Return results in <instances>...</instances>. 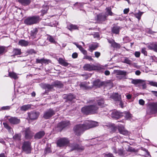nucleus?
<instances>
[{"instance_id":"obj_1","label":"nucleus","mask_w":157,"mask_h":157,"mask_svg":"<svg viewBox=\"0 0 157 157\" xmlns=\"http://www.w3.org/2000/svg\"><path fill=\"white\" fill-rule=\"evenodd\" d=\"M98 108L94 105L83 107L82 109V111L84 114H93L97 113Z\"/></svg>"},{"instance_id":"obj_2","label":"nucleus","mask_w":157,"mask_h":157,"mask_svg":"<svg viewBox=\"0 0 157 157\" xmlns=\"http://www.w3.org/2000/svg\"><path fill=\"white\" fill-rule=\"evenodd\" d=\"M41 20L39 16H34L27 17L24 20V23L27 25H31L37 23Z\"/></svg>"},{"instance_id":"obj_3","label":"nucleus","mask_w":157,"mask_h":157,"mask_svg":"<svg viewBox=\"0 0 157 157\" xmlns=\"http://www.w3.org/2000/svg\"><path fill=\"white\" fill-rule=\"evenodd\" d=\"M87 130L85 123L83 124H79L75 125L74 128L73 130L75 134L79 136L84 131Z\"/></svg>"},{"instance_id":"obj_4","label":"nucleus","mask_w":157,"mask_h":157,"mask_svg":"<svg viewBox=\"0 0 157 157\" xmlns=\"http://www.w3.org/2000/svg\"><path fill=\"white\" fill-rule=\"evenodd\" d=\"M22 148L23 150L26 153H30L31 151L30 143L28 141L24 142Z\"/></svg>"},{"instance_id":"obj_5","label":"nucleus","mask_w":157,"mask_h":157,"mask_svg":"<svg viewBox=\"0 0 157 157\" xmlns=\"http://www.w3.org/2000/svg\"><path fill=\"white\" fill-rule=\"evenodd\" d=\"M84 123L87 130L97 126L98 125V122L88 120L86 121Z\"/></svg>"},{"instance_id":"obj_6","label":"nucleus","mask_w":157,"mask_h":157,"mask_svg":"<svg viewBox=\"0 0 157 157\" xmlns=\"http://www.w3.org/2000/svg\"><path fill=\"white\" fill-rule=\"evenodd\" d=\"M69 140L66 138H63L58 140L57 142V145L60 147L66 146L69 143Z\"/></svg>"},{"instance_id":"obj_7","label":"nucleus","mask_w":157,"mask_h":157,"mask_svg":"<svg viewBox=\"0 0 157 157\" xmlns=\"http://www.w3.org/2000/svg\"><path fill=\"white\" fill-rule=\"evenodd\" d=\"M55 114V112L52 109H50L44 112L43 117L46 119H48Z\"/></svg>"},{"instance_id":"obj_8","label":"nucleus","mask_w":157,"mask_h":157,"mask_svg":"<svg viewBox=\"0 0 157 157\" xmlns=\"http://www.w3.org/2000/svg\"><path fill=\"white\" fill-rule=\"evenodd\" d=\"M83 68L85 70L89 71L95 70L98 69L97 67L93 65H90L88 64H85Z\"/></svg>"},{"instance_id":"obj_9","label":"nucleus","mask_w":157,"mask_h":157,"mask_svg":"<svg viewBox=\"0 0 157 157\" xmlns=\"http://www.w3.org/2000/svg\"><path fill=\"white\" fill-rule=\"evenodd\" d=\"M105 83L107 84V86L111 84L110 82H107L105 83V82H101L98 79L96 80L94 82V85L99 87L101 86L105 85Z\"/></svg>"},{"instance_id":"obj_10","label":"nucleus","mask_w":157,"mask_h":157,"mask_svg":"<svg viewBox=\"0 0 157 157\" xmlns=\"http://www.w3.org/2000/svg\"><path fill=\"white\" fill-rule=\"evenodd\" d=\"M10 122L12 124H17L20 121V120L16 117H11L8 119Z\"/></svg>"},{"instance_id":"obj_11","label":"nucleus","mask_w":157,"mask_h":157,"mask_svg":"<svg viewBox=\"0 0 157 157\" xmlns=\"http://www.w3.org/2000/svg\"><path fill=\"white\" fill-rule=\"evenodd\" d=\"M122 113H119L118 112L114 111L112 112L111 114L112 117L115 119H118L123 116Z\"/></svg>"},{"instance_id":"obj_12","label":"nucleus","mask_w":157,"mask_h":157,"mask_svg":"<svg viewBox=\"0 0 157 157\" xmlns=\"http://www.w3.org/2000/svg\"><path fill=\"white\" fill-rule=\"evenodd\" d=\"M29 118L31 120H35L37 119L39 113L36 112H32L28 113Z\"/></svg>"},{"instance_id":"obj_13","label":"nucleus","mask_w":157,"mask_h":157,"mask_svg":"<svg viewBox=\"0 0 157 157\" xmlns=\"http://www.w3.org/2000/svg\"><path fill=\"white\" fill-rule=\"evenodd\" d=\"M118 129L119 132L123 135H126L128 134V132L125 130L123 126L121 125L118 127Z\"/></svg>"},{"instance_id":"obj_14","label":"nucleus","mask_w":157,"mask_h":157,"mask_svg":"<svg viewBox=\"0 0 157 157\" xmlns=\"http://www.w3.org/2000/svg\"><path fill=\"white\" fill-rule=\"evenodd\" d=\"M110 98L115 101H120L121 99V95L116 93L113 94L110 96Z\"/></svg>"},{"instance_id":"obj_15","label":"nucleus","mask_w":157,"mask_h":157,"mask_svg":"<svg viewBox=\"0 0 157 157\" xmlns=\"http://www.w3.org/2000/svg\"><path fill=\"white\" fill-rule=\"evenodd\" d=\"M148 48L150 50L157 52V44L155 43L150 44L147 46Z\"/></svg>"},{"instance_id":"obj_16","label":"nucleus","mask_w":157,"mask_h":157,"mask_svg":"<svg viewBox=\"0 0 157 157\" xmlns=\"http://www.w3.org/2000/svg\"><path fill=\"white\" fill-rule=\"evenodd\" d=\"M45 134V133L44 131H40L36 134L35 138L36 139H40Z\"/></svg>"},{"instance_id":"obj_17","label":"nucleus","mask_w":157,"mask_h":157,"mask_svg":"<svg viewBox=\"0 0 157 157\" xmlns=\"http://www.w3.org/2000/svg\"><path fill=\"white\" fill-rule=\"evenodd\" d=\"M29 42L24 40H20L18 43L19 45L21 46L26 47L28 45Z\"/></svg>"},{"instance_id":"obj_18","label":"nucleus","mask_w":157,"mask_h":157,"mask_svg":"<svg viewBox=\"0 0 157 157\" xmlns=\"http://www.w3.org/2000/svg\"><path fill=\"white\" fill-rule=\"evenodd\" d=\"M70 124L69 121H63L60 122L58 124V126L61 128H63L67 126Z\"/></svg>"},{"instance_id":"obj_19","label":"nucleus","mask_w":157,"mask_h":157,"mask_svg":"<svg viewBox=\"0 0 157 157\" xmlns=\"http://www.w3.org/2000/svg\"><path fill=\"white\" fill-rule=\"evenodd\" d=\"M108 41L114 48H119L120 47V44L116 43L113 40H109Z\"/></svg>"},{"instance_id":"obj_20","label":"nucleus","mask_w":157,"mask_h":157,"mask_svg":"<svg viewBox=\"0 0 157 157\" xmlns=\"http://www.w3.org/2000/svg\"><path fill=\"white\" fill-rule=\"evenodd\" d=\"M18 1L19 2L25 6L29 5L31 2V0H18Z\"/></svg>"},{"instance_id":"obj_21","label":"nucleus","mask_w":157,"mask_h":157,"mask_svg":"<svg viewBox=\"0 0 157 157\" xmlns=\"http://www.w3.org/2000/svg\"><path fill=\"white\" fill-rule=\"evenodd\" d=\"M58 61L60 64L63 66H67L68 65V63L62 58H59L58 60Z\"/></svg>"},{"instance_id":"obj_22","label":"nucleus","mask_w":157,"mask_h":157,"mask_svg":"<svg viewBox=\"0 0 157 157\" xmlns=\"http://www.w3.org/2000/svg\"><path fill=\"white\" fill-rule=\"evenodd\" d=\"M31 107V105H25L20 107V109L22 111H26L30 109Z\"/></svg>"},{"instance_id":"obj_23","label":"nucleus","mask_w":157,"mask_h":157,"mask_svg":"<svg viewBox=\"0 0 157 157\" xmlns=\"http://www.w3.org/2000/svg\"><path fill=\"white\" fill-rule=\"evenodd\" d=\"M48 60L45 59L44 58L41 59H36V62L37 63H41V64L43 63H48Z\"/></svg>"},{"instance_id":"obj_24","label":"nucleus","mask_w":157,"mask_h":157,"mask_svg":"<svg viewBox=\"0 0 157 157\" xmlns=\"http://www.w3.org/2000/svg\"><path fill=\"white\" fill-rule=\"evenodd\" d=\"M74 44L76 45L77 47L79 49L83 54L85 55H86L87 54V51L85 50L81 45L77 44L76 43H75Z\"/></svg>"},{"instance_id":"obj_25","label":"nucleus","mask_w":157,"mask_h":157,"mask_svg":"<svg viewBox=\"0 0 157 157\" xmlns=\"http://www.w3.org/2000/svg\"><path fill=\"white\" fill-rule=\"evenodd\" d=\"M67 29L70 31L78 29V27L76 25L72 24H70L67 26Z\"/></svg>"},{"instance_id":"obj_26","label":"nucleus","mask_w":157,"mask_h":157,"mask_svg":"<svg viewBox=\"0 0 157 157\" xmlns=\"http://www.w3.org/2000/svg\"><path fill=\"white\" fill-rule=\"evenodd\" d=\"M98 47V45L97 44H92L89 45V50L91 52L95 50Z\"/></svg>"},{"instance_id":"obj_27","label":"nucleus","mask_w":157,"mask_h":157,"mask_svg":"<svg viewBox=\"0 0 157 157\" xmlns=\"http://www.w3.org/2000/svg\"><path fill=\"white\" fill-rule=\"evenodd\" d=\"M120 29L119 26H114L112 29V32L114 33L117 34L119 33Z\"/></svg>"},{"instance_id":"obj_28","label":"nucleus","mask_w":157,"mask_h":157,"mask_svg":"<svg viewBox=\"0 0 157 157\" xmlns=\"http://www.w3.org/2000/svg\"><path fill=\"white\" fill-rule=\"evenodd\" d=\"M122 115H124L123 116H125V118L127 119H129L132 117V115L129 113L127 112H125L124 113H122Z\"/></svg>"},{"instance_id":"obj_29","label":"nucleus","mask_w":157,"mask_h":157,"mask_svg":"<svg viewBox=\"0 0 157 157\" xmlns=\"http://www.w3.org/2000/svg\"><path fill=\"white\" fill-rule=\"evenodd\" d=\"M139 86H142L143 89H145L147 87L145 81L140 79Z\"/></svg>"},{"instance_id":"obj_30","label":"nucleus","mask_w":157,"mask_h":157,"mask_svg":"<svg viewBox=\"0 0 157 157\" xmlns=\"http://www.w3.org/2000/svg\"><path fill=\"white\" fill-rule=\"evenodd\" d=\"M9 76L11 78L16 79L18 78L16 74L14 72H9Z\"/></svg>"},{"instance_id":"obj_31","label":"nucleus","mask_w":157,"mask_h":157,"mask_svg":"<svg viewBox=\"0 0 157 157\" xmlns=\"http://www.w3.org/2000/svg\"><path fill=\"white\" fill-rule=\"evenodd\" d=\"M116 73L117 75H121L124 76L126 75V72L124 71L117 70L116 71Z\"/></svg>"},{"instance_id":"obj_32","label":"nucleus","mask_w":157,"mask_h":157,"mask_svg":"<svg viewBox=\"0 0 157 157\" xmlns=\"http://www.w3.org/2000/svg\"><path fill=\"white\" fill-rule=\"evenodd\" d=\"M98 104L99 105L102 107L104 106V101L103 99L101 98L98 101Z\"/></svg>"},{"instance_id":"obj_33","label":"nucleus","mask_w":157,"mask_h":157,"mask_svg":"<svg viewBox=\"0 0 157 157\" xmlns=\"http://www.w3.org/2000/svg\"><path fill=\"white\" fill-rule=\"evenodd\" d=\"M25 137L27 139L30 138L31 137V136L29 135L30 132L29 128H27L25 131Z\"/></svg>"},{"instance_id":"obj_34","label":"nucleus","mask_w":157,"mask_h":157,"mask_svg":"<svg viewBox=\"0 0 157 157\" xmlns=\"http://www.w3.org/2000/svg\"><path fill=\"white\" fill-rule=\"evenodd\" d=\"M13 52L15 55H20L21 54L20 49H14L13 51Z\"/></svg>"},{"instance_id":"obj_35","label":"nucleus","mask_w":157,"mask_h":157,"mask_svg":"<svg viewBox=\"0 0 157 157\" xmlns=\"http://www.w3.org/2000/svg\"><path fill=\"white\" fill-rule=\"evenodd\" d=\"M143 12L139 11L137 13L135 14V17L137 18L139 20H140L141 18V17L143 14Z\"/></svg>"},{"instance_id":"obj_36","label":"nucleus","mask_w":157,"mask_h":157,"mask_svg":"<svg viewBox=\"0 0 157 157\" xmlns=\"http://www.w3.org/2000/svg\"><path fill=\"white\" fill-rule=\"evenodd\" d=\"M55 86H56L59 87H61L63 85L59 81H56L54 82V84H53Z\"/></svg>"},{"instance_id":"obj_37","label":"nucleus","mask_w":157,"mask_h":157,"mask_svg":"<svg viewBox=\"0 0 157 157\" xmlns=\"http://www.w3.org/2000/svg\"><path fill=\"white\" fill-rule=\"evenodd\" d=\"M150 105L154 110L157 112V103H151Z\"/></svg>"},{"instance_id":"obj_38","label":"nucleus","mask_w":157,"mask_h":157,"mask_svg":"<svg viewBox=\"0 0 157 157\" xmlns=\"http://www.w3.org/2000/svg\"><path fill=\"white\" fill-rule=\"evenodd\" d=\"M48 40L51 42L54 43L55 41L52 36L48 35L47 38Z\"/></svg>"},{"instance_id":"obj_39","label":"nucleus","mask_w":157,"mask_h":157,"mask_svg":"<svg viewBox=\"0 0 157 157\" xmlns=\"http://www.w3.org/2000/svg\"><path fill=\"white\" fill-rule=\"evenodd\" d=\"M140 79H132V83L135 85H136L138 84H139Z\"/></svg>"},{"instance_id":"obj_40","label":"nucleus","mask_w":157,"mask_h":157,"mask_svg":"<svg viewBox=\"0 0 157 157\" xmlns=\"http://www.w3.org/2000/svg\"><path fill=\"white\" fill-rule=\"evenodd\" d=\"M123 63L128 64H131L132 61L129 60L128 58L125 57L123 61Z\"/></svg>"},{"instance_id":"obj_41","label":"nucleus","mask_w":157,"mask_h":157,"mask_svg":"<svg viewBox=\"0 0 157 157\" xmlns=\"http://www.w3.org/2000/svg\"><path fill=\"white\" fill-rule=\"evenodd\" d=\"M84 149V147L82 146H80L78 145H76L73 149H77L78 150H83Z\"/></svg>"},{"instance_id":"obj_42","label":"nucleus","mask_w":157,"mask_h":157,"mask_svg":"<svg viewBox=\"0 0 157 157\" xmlns=\"http://www.w3.org/2000/svg\"><path fill=\"white\" fill-rule=\"evenodd\" d=\"M106 11L108 13V15L110 16L113 15V13L111 11V8L110 7H108L106 8Z\"/></svg>"},{"instance_id":"obj_43","label":"nucleus","mask_w":157,"mask_h":157,"mask_svg":"<svg viewBox=\"0 0 157 157\" xmlns=\"http://www.w3.org/2000/svg\"><path fill=\"white\" fill-rule=\"evenodd\" d=\"M37 33V30L36 29H35L31 31V35L35 36Z\"/></svg>"},{"instance_id":"obj_44","label":"nucleus","mask_w":157,"mask_h":157,"mask_svg":"<svg viewBox=\"0 0 157 157\" xmlns=\"http://www.w3.org/2000/svg\"><path fill=\"white\" fill-rule=\"evenodd\" d=\"M3 124L4 126V127L6 129L9 130H10L11 129L9 125L6 122H3Z\"/></svg>"},{"instance_id":"obj_45","label":"nucleus","mask_w":157,"mask_h":157,"mask_svg":"<svg viewBox=\"0 0 157 157\" xmlns=\"http://www.w3.org/2000/svg\"><path fill=\"white\" fill-rule=\"evenodd\" d=\"M14 139L15 140H19L21 138V135L19 134H15L13 136Z\"/></svg>"},{"instance_id":"obj_46","label":"nucleus","mask_w":157,"mask_h":157,"mask_svg":"<svg viewBox=\"0 0 157 157\" xmlns=\"http://www.w3.org/2000/svg\"><path fill=\"white\" fill-rule=\"evenodd\" d=\"M45 87L46 89L50 90L53 88V86L52 85H51L49 84H46L45 85Z\"/></svg>"},{"instance_id":"obj_47","label":"nucleus","mask_w":157,"mask_h":157,"mask_svg":"<svg viewBox=\"0 0 157 157\" xmlns=\"http://www.w3.org/2000/svg\"><path fill=\"white\" fill-rule=\"evenodd\" d=\"M67 98L69 100H71L75 98V96L72 94H70L68 96Z\"/></svg>"},{"instance_id":"obj_48","label":"nucleus","mask_w":157,"mask_h":157,"mask_svg":"<svg viewBox=\"0 0 157 157\" xmlns=\"http://www.w3.org/2000/svg\"><path fill=\"white\" fill-rule=\"evenodd\" d=\"M84 59H88L89 61H92L93 60V59L92 58L91 56L86 55L84 56Z\"/></svg>"},{"instance_id":"obj_49","label":"nucleus","mask_w":157,"mask_h":157,"mask_svg":"<svg viewBox=\"0 0 157 157\" xmlns=\"http://www.w3.org/2000/svg\"><path fill=\"white\" fill-rule=\"evenodd\" d=\"M149 84L151 86L157 87V82L151 81L149 82Z\"/></svg>"},{"instance_id":"obj_50","label":"nucleus","mask_w":157,"mask_h":157,"mask_svg":"<svg viewBox=\"0 0 157 157\" xmlns=\"http://www.w3.org/2000/svg\"><path fill=\"white\" fill-rule=\"evenodd\" d=\"M120 155H121L123 154V150L122 148H120L118 150L117 152Z\"/></svg>"},{"instance_id":"obj_51","label":"nucleus","mask_w":157,"mask_h":157,"mask_svg":"<svg viewBox=\"0 0 157 157\" xmlns=\"http://www.w3.org/2000/svg\"><path fill=\"white\" fill-rule=\"evenodd\" d=\"M141 52L143 53L144 55L147 56V52L146 50V48H144L141 49Z\"/></svg>"},{"instance_id":"obj_52","label":"nucleus","mask_w":157,"mask_h":157,"mask_svg":"<svg viewBox=\"0 0 157 157\" xmlns=\"http://www.w3.org/2000/svg\"><path fill=\"white\" fill-rule=\"evenodd\" d=\"M5 50V47L3 46L0 47V54L4 52Z\"/></svg>"},{"instance_id":"obj_53","label":"nucleus","mask_w":157,"mask_h":157,"mask_svg":"<svg viewBox=\"0 0 157 157\" xmlns=\"http://www.w3.org/2000/svg\"><path fill=\"white\" fill-rule=\"evenodd\" d=\"M100 53L98 52H95L94 53L95 57L97 58L99 57L100 56Z\"/></svg>"},{"instance_id":"obj_54","label":"nucleus","mask_w":157,"mask_h":157,"mask_svg":"<svg viewBox=\"0 0 157 157\" xmlns=\"http://www.w3.org/2000/svg\"><path fill=\"white\" fill-rule=\"evenodd\" d=\"M10 106H3L2 108V110H9L10 109Z\"/></svg>"},{"instance_id":"obj_55","label":"nucleus","mask_w":157,"mask_h":157,"mask_svg":"<svg viewBox=\"0 0 157 157\" xmlns=\"http://www.w3.org/2000/svg\"><path fill=\"white\" fill-rule=\"evenodd\" d=\"M104 157H114L111 153H109L105 155Z\"/></svg>"},{"instance_id":"obj_56","label":"nucleus","mask_w":157,"mask_h":157,"mask_svg":"<svg viewBox=\"0 0 157 157\" xmlns=\"http://www.w3.org/2000/svg\"><path fill=\"white\" fill-rule=\"evenodd\" d=\"M135 55L136 57H139L140 55V52H136L135 53Z\"/></svg>"},{"instance_id":"obj_57","label":"nucleus","mask_w":157,"mask_h":157,"mask_svg":"<svg viewBox=\"0 0 157 157\" xmlns=\"http://www.w3.org/2000/svg\"><path fill=\"white\" fill-rule=\"evenodd\" d=\"M144 100L143 99H140L139 100V103L140 105H143L144 104Z\"/></svg>"},{"instance_id":"obj_58","label":"nucleus","mask_w":157,"mask_h":157,"mask_svg":"<svg viewBox=\"0 0 157 157\" xmlns=\"http://www.w3.org/2000/svg\"><path fill=\"white\" fill-rule=\"evenodd\" d=\"M78 57V54L77 53L75 52L73 53L72 55V57L73 58H76Z\"/></svg>"},{"instance_id":"obj_59","label":"nucleus","mask_w":157,"mask_h":157,"mask_svg":"<svg viewBox=\"0 0 157 157\" xmlns=\"http://www.w3.org/2000/svg\"><path fill=\"white\" fill-rule=\"evenodd\" d=\"M129 11V9L128 8V9H124V14H127Z\"/></svg>"},{"instance_id":"obj_60","label":"nucleus","mask_w":157,"mask_h":157,"mask_svg":"<svg viewBox=\"0 0 157 157\" xmlns=\"http://www.w3.org/2000/svg\"><path fill=\"white\" fill-rule=\"evenodd\" d=\"M120 101L119 105L122 108L123 107V103L121 101V99L120 101Z\"/></svg>"},{"instance_id":"obj_61","label":"nucleus","mask_w":157,"mask_h":157,"mask_svg":"<svg viewBox=\"0 0 157 157\" xmlns=\"http://www.w3.org/2000/svg\"><path fill=\"white\" fill-rule=\"evenodd\" d=\"M141 74V72L139 70H137L135 71V74L137 75H140Z\"/></svg>"},{"instance_id":"obj_62","label":"nucleus","mask_w":157,"mask_h":157,"mask_svg":"<svg viewBox=\"0 0 157 157\" xmlns=\"http://www.w3.org/2000/svg\"><path fill=\"white\" fill-rule=\"evenodd\" d=\"M151 92L155 96L157 97V91H151Z\"/></svg>"},{"instance_id":"obj_63","label":"nucleus","mask_w":157,"mask_h":157,"mask_svg":"<svg viewBox=\"0 0 157 157\" xmlns=\"http://www.w3.org/2000/svg\"><path fill=\"white\" fill-rule=\"evenodd\" d=\"M110 72L108 70L105 71V75H108L110 74Z\"/></svg>"},{"instance_id":"obj_64","label":"nucleus","mask_w":157,"mask_h":157,"mask_svg":"<svg viewBox=\"0 0 157 157\" xmlns=\"http://www.w3.org/2000/svg\"><path fill=\"white\" fill-rule=\"evenodd\" d=\"M80 87H85V84L83 83H81L79 85Z\"/></svg>"}]
</instances>
